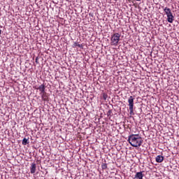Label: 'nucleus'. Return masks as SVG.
<instances>
[{
	"instance_id": "1",
	"label": "nucleus",
	"mask_w": 179,
	"mask_h": 179,
	"mask_svg": "<svg viewBox=\"0 0 179 179\" xmlns=\"http://www.w3.org/2000/svg\"><path fill=\"white\" fill-rule=\"evenodd\" d=\"M127 141L133 148H141L143 139L139 134H131L129 136Z\"/></svg>"
},
{
	"instance_id": "2",
	"label": "nucleus",
	"mask_w": 179,
	"mask_h": 179,
	"mask_svg": "<svg viewBox=\"0 0 179 179\" xmlns=\"http://www.w3.org/2000/svg\"><path fill=\"white\" fill-rule=\"evenodd\" d=\"M34 88L36 90H39L40 95L41 96V98L43 100V101H47V92H45V85L41 84L38 87H34Z\"/></svg>"
},
{
	"instance_id": "3",
	"label": "nucleus",
	"mask_w": 179,
	"mask_h": 179,
	"mask_svg": "<svg viewBox=\"0 0 179 179\" xmlns=\"http://www.w3.org/2000/svg\"><path fill=\"white\" fill-rule=\"evenodd\" d=\"M121 37V34L119 33H115L111 36L110 38V45L117 47L118 45V43H120V38Z\"/></svg>"
},
{
	"instance_id": "4",
	"label": "nucleus",
	"mask_w": 179,
	"mask_h": 179,
	"mask_svg": "<svg viewBox=\"0 0 179 179\" xmlns=\"http://www.w3.org/2000/svg\"><path fill=\"white\" fill-rule=\"evenodd\" d=\"M134 100H135V98L131 96L127 101L129 103V110L130 111V115H134Z\"/></svg>"
},
{
	"instance_id": "5",
	"label": "nucleus",
	"mask_w": 179,
	"mask_h": 179,
	"mask_svg": "<svg viewBox=\"0 0 179 179\" xmlns=\"http://www.w3.org/2000/svg\"><path fill=\"white\" fill-rule=\"evenodd\" d=\"M37 169V166L35 163H32L30 166V173L31 174H34L36 173V170Z\"/></svg>"
},
{
	"instance_id": "6",
	"label": "nucleus",
	"mask_w": 179,
	"mask_h": 179,
	"mask_svg": "<svg viewBox=\"0 0 179 179\" xmlns=\"http://www.w3.org/2000/svg\"><path fill=\"white\" fill-rule=\"evenodd\" d=\"M163 160H164V157L162 155H158L155 158V162H157V163H162L163 162Z\"/></svg>"
},
{
	"instance_id": "7",
	"label": "nucleus",
	"mask_w": 179,
	"mask_h": 179,
	"mask_svg": "<svg viewBox=\"0 0 179 179\" xmlns=\"http://www.w3.org/2000/svg\"><path fill=\"white\" fill-rule=\"evenodd\" d=\"M135 178L137 179H143V172L140 171L137 172L134 176Z\"/></svg>"
},
{
	"instance_id": "8",
	"label": "nucleus",
	"mask_w": 179,
	"mask_h": 179,
	"mask_svg": "<svg viewBox=\"0 0 179 179\" xmlns=\"http://www.w3.org/2000/svg\"><path fill=\"white\" fill-rule=\"evenodd\" d=\"M167 20L169 23H173V22H174V16L173 15V14L167 15Z\"/></svg>"
},
{
	"instance_id": "9",
	"label": "nucleus",
	"mask_w": 179,
	"mask_h": 179,
	"mask_svg": "<svg viewBox=\"0 0 179 179\" xmlns=\"http://www.w3.org/2000/svg\"><path fill=\"white\" fill-rule=\"evenodd\" d=\"M164 12H165L166 16H169V15L173 14V13H171V10L170 8H169L168 7H165L164 8Z\"/></svg>"
},
{
	"instance_id": "10",
	"label": "nucleus",
	"mask_w": 179,
	"mask_h": 179,
	"mask_svg": "<svg viewBox=\"0 0 179 179\" xmlns=\"http://www.w3.org/2000/svg\"><path fill=\"white\" fill-rule=\"evenodd\" d=\"M22 145H24V146H25L26 145H28V143H29V138H24L23 140H22Z\"/></svg>"
},
{
	"instance_id": "11",
	"label": "nucleus",
	"mask_w": 179,
	"mask_h": 179,
	"mask_svg": "<svg viewBox=\"0 0 179 179\" xmlns=\"http://www.w3.org/2000/svg\"><path fill=\"white\" fill-rule=\"evenodd\" d=\"M73 48H75V47H79V48H81L82 45L79 44L78 42H74V43H73Z\"/></svg>"
},
{
	"instance_id": "12",
	"label": "nucleus",
	"mask_w": 179,
	"mask_h": 179,
	"mask_svg": "<svg viewBox=\"0 0 179 179\" xmlns=\"http://www.w3.org/2000/svg\"><path fill=\"white\" fill-rule=\"evenodd\" d=\"M107 115H108V117H113V110H109L107 112Z\"/></svg>"
},
{
	"instance_id": "13",
	"label": "nucleus",
	"mask_w": 179,
	"mask_h": 179,
	"mask_svg": "<svg viewBox=\"0 0 179 179\" xmlns=\"http://www.w3.org/2000/svg\"><path fill=\"white\" fill-rule=\"evenodd\" d=\"M108 98V95L106 93L103 94V100H107V99Z\"/></svg>"
},
{
	"instance_id": "14",
	"label": "nucleus",
	"mask_w": 179,
	"mask_h": 179,
	"mask_svg": "<svg viewBox=\"0 0 179 179\" xmlns=\"http://www.w3.org/2000/svg\"><path fill=\"white\" fill-rule=\"evenodd\" d=\"M101 168H102L103 170L107 169V164H103L101 165Z\"/></svg>"
},
{
	"instance_id": "15",
	"label": "nucleus",
	"mask_w": 179,
	"mask_h": 179,
	"mask_svg": "<svg viewBox=\"0 0 179 179\" xmlns=\"http://www.w3.org/2000/svg\"><path fill=\"white\" fill-rule=\"evenodd\" d=\"M35 62H36V64H38V57H36V58Z\"/></svg>"
},
{
	"instance_id": "16",
	"label": "nucleus",
	"mask_w": 179,
	"mask_h": 179,
	"mask_svg": "<svg viewBox=\"0 0 179 179\" xmlns=\"http://www.w3.org/2000/svg\"><path fill=\"white\" fill-rule=\"evenodd\" d=\"M2 34V30L0 29V36Z\"/></svg>"
},
{
	"instance_id": "17",
	"label": "nucleus",
	"mask_w": 179,
	"mask_h": 179,
	"mask_svg": "<svg viewBox=\"0 0 179 179\" xmlns=\"http://www.w3.org/2000/svg\"><path fill=\"white\" fill-rule=\"evenodd\" d=\"M136 1H141V0H136Z\"/></svg>"
}]
</instances>
